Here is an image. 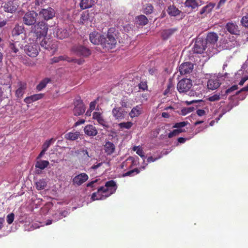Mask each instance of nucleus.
Wrapping results in <instances>:
<instances>
[{
	"mask_svg": "<svg viewBox=\"0 0 248 248\" xmlns=\"http://www.w3.org/2000/svg\"><path fill=\"white\" fill-rule=\"evenodd\" d=\"M48 31V26L45 22H39L31 27L29 33L30 39L32 41H40L42 37H46Z\"/></svg>",
	"mask_w": 248,
	"mask_h": 248,
	"instance_id": "1",
	"label": "nucleus"
},
{
	"mask_svg": "<svg viewBox=\"0 0 248 248\" xmlns=\"http://www.w3.org/2000/svg\"><path fill=\"white\" fill-rule=\"evenodd\" d=\"M193 85L192 80L189 78H183L180 80L177 85V89L180 93H188L190 96H198L201 93L193 90H190Z\"/></svg>",
	"mask_w": 248,
	"mask_h": 248,
	"instance_id": "2",
	"label": "nucleus"
},
{
	"mask_svg": "<svg viewBox=\"0 0 248 248\" xmlns=\"http://www.w3.org/2000/svg\"><path fill=\"white\" fill-rule=\"evenodd\" d=\"M118 31L114 28H110L108 31L107 37H105L102 47L106 50H109L114 48L117 44Z\"/></svg>",
	"mask_w": 248,
	"mask_h": 248,
	"instance_id": "3",
	"label": "nucleus"
},
{
	"mask_svg": "<svg viewBox=\"0 0 248 248\" xmlns=\"http://www.w3.org/2000/svg\"><path fill=\"white\" fill-rule=\"evenodd\" d=\"M116 189L117 186L115 182L110 180L106 183L105 186H101L98 188V193H104L106 198L114 193Z\"/></svg>",
	"mask_w": 248,
	"mask_h": 248,
	"instance_id": "4",
	"label": "nucleus"
},
{
	"mask_svg": "<svg viewBox=\"0 0 248 248\" xmlns=\"http://www.w3.org/2000/svg\"><path fill=\"white\" fill-rule=\"evenodd\" d=\"M72 52L78 56L87 57L91 54V50L81 45L74 46L71 48Z\"/></svg>",
	"mask_w": 248,
	"mask_h": 248,
	"instance_id": "5",
	"label": "nucleus"
},
{
	"mask_svg": "<svg viewBox=\"0 0 248 248\" xmlns=\"http://www.w3.org/2000/svg\"><path fill=\"white\" fill-rule=\"evenodd\" d=\"M24 50L30 57H35L38 54L39 46L35 42H33L26 45Z\"/></svg>",
	"mask_w": 248,
	"mask_h": 248,
	"instance_id": "6",
	"label": "nucleus"
},
{
	"mask_svg": "<svg viewBox=\"0 0 248 248\" xmlns=\"http://www.w3.org/2000/svg\"><path fill=\"white\" fill-rule=\"evenodd\" d=\"M37 14L33 11L26 13L23 17V23L28 26L35 25L36 21Z\"/></svg>",
	"mask_w": 248,
	"mask_h": 248,
	"instance_id": "7",
	"label": "nucleus"
},
{
	"mask_svg": "<svg viewBox=\"0 0 248 248\" xmlns=\"http://www.w3.org/2000/svg\"><path fill=\"white\" fill-rule=\"evenodd\" d=\"M74 105L73 113L75 116H79L85 112V107L80 98L75 100Z\"/></svg>",
	"mask_w": 248,
	"mask_h": 248,
	"instance_id": "8",
	"label": "nucleus"
},
{
	"mask_svg": "<svg viewBox=\"0 0 248 248\" xmlns=\"http://www.w3.org/2000/svg\"><path fill=\"white\" fill-rule=\"evenodd\" d=\"M206 47V41L203 39H199L195 41L193 51L195 53L202 54L205 50Z\"/></svg>",
	"mask_w": 248,
	"mask_h": 248,
	"instance_id": "9",
	"label": "nucleus"
},
{
	"mask_svg": "<svg viewBox=\"0 0 248 248\" xmlns=\"http://www.w3.org/2000/svg\"><path fill=\"white\" fill-rule=\"evenodd\" d=\"M90 40L94 45H101L102 46L103 41L105 40V36L96 31L92 32L90 34Z\"/></svg>",
	"mask_w": 248,
	"mask_h": 248,
	"instance_id": "10",
	"label": "nucleus"
},
{
	"mask_svg": "<svg viewBox=\"0 0 248 248\" xmlns=\"http://www.w3.org/2000/svg\"><path fill=\"white\" fill-rule=\"evenodd\" d=\"M127 112L123 108L115 107L112 109V114L116 120L124 119L127 115Z\"/></svg>",
	"mask_w": 248,
	"mask_h": 248,
	"instance_id": "11",
	"label": "nucleus"
},
{
	"mask_svg": "<svg viewBox=\"0 0 248 248\" xmlns=\"http://www.w3.org/2000/svg\"><path fill=\"white\" fill-rule=\"evenodd\" d=\"M194 68L193 64L190 62L182 63L179 67V71L181 75L190 74Z\"/></svg>",
	"mask_w": 248,
	"mask_h": 248,
	"instance_id": "12",
	"label": "nucleus"
},
{
	"mask_svg": "<svg viewBox=\"0 0 248 248\" xmlns=\"http://www.w3.org/2000/svg\"><path fill=\"white\" fill-rule=\"evenodd\" d=\"M88 178V175L86 173H81L73 178L72 183L75 186H79L87 181Z\"/></svg>",
	"mask_w": 248,
	"mask_h": 248,
	"instance_id": "13",
	"label": "nucleus"
},
{
	"mask_svg": "<svg viewBox=\"0 0 248 248\" xmlns=\"http://www.w3.org/2000/svg\"><path fill=\"white\" fill-rule=\"evenodd\" d=\"M17 7V4L13 1H9L3 3L1 8L5 12L14 13L16 11Z\"/></svg>",
	"mask_w": 248,
	"mask_h": 248,
	"instance_id": "14",
	"label": "nucleus"
},
{
	"mask_svg": "<svg viewBox=\"0 0 248 248\" xmlns=\"http://www.w3.org/2000/svg\"><path fill=\"white\" fill-rule=\"evenodd\" d=\"M18 88L15 92V95L18 98H21L27 89V83L25 82L19 81L17 83Z\"/></svg>",
	"mask_w": 248,
	"mask_h": 248,
	"instance_id": "15",
	"label": "nucleus"
},
{
	"mask_svg": "<svg viewBox=\"0 0 248 248\" xmlns=\"http://www.w3.org/2000/svg\"><path fill=\"white\" fill-rule=\"evenodd\" d=\"M55 14L54 9L50 7L47 9H43L40 12V15H42L46 20L52 18L55 16Z\"/></svg>",
	"mask_w": 248,
	"mask_h": 248,
	"instance_id": "16",
	"label": "nucleus"
},
{
	"mask_svg": "<svg viewBox=\"0 0 248 248\" xmlns=\"http://www.w3.org/2000/svg\"><path fill=\"white\" fill-rule=\"evenodd\" d=\"M225 28L228 31L232 34H238L240 31L235 23L230 22L226 24Z\"/></svg>",
	"mask_w": 248,
	"mask_h": 248,
	"instance_id": "17",
	"label": "nucleus"
},
{
	"mask_svg": "<svg viewBox=\"0 0 248 248\" xmlns=\"http://www.w3.org/2000/svg\"><path fill=\"white\" fill-rule=\"evenodd\" d=\"M84 131L85 134L89 136H95L98 133L96 128L92 124H88L85 126Z\"/></svg>",
	"mask_w": 248,
	"mask_h": 248,
	"instance_id": "18",
	"label": "nucleus"
},
{
	"mask_svg": "<svg viewBox=\"0 0 248 248\" xmlns=\"http://www.w3.org/2000/svg\"><path fill=\"white\" fill-rule=\"evenodd\" d=\"M104 150L107 155H110L115 152V146L112 142L107 141L104 145Z\"/></svg>",
	"mask_w": 248,
	"mask_h": 248,
	"instance_id": "19",
	"label": "nucleus"
},
{
	"mask_svg": "<svg viewBox=\"0 0 248 248\" xmlns=\"http://www.w3.org/2000/svg\"><path fill=\"white\" fill-rule=\"evenodd\" d=\"M93 118L96 120L100 125L107 127L106 122L104 119L101 113L99 112H94L93 114Z\"/></svg>",
	"mask_w": 248,
	"mask_h": 248,
	"instance_id": "20",
	"label": "nucleus"
},
{
	"mask_svg": "<svg viewBox=\"0 0 248 248\" xmlns=\"http://www.w3.org/2000/svg\"><path fill=\"white\" fill-rule=\"evenodd\" d=\"M220 83L217 78H211L207 82V87L209 89L214 90L219 87Z\"/></svg>",
	"mask_w": 248,
	"mask_h": 248,
	"instance_id": "21",
	"label": "nucleus"
},
{
	"mask_svg": "<svg viewBox=\"0 0 248 248\" xmlns=\"http://www.w3.org/2000/svg\"><path fill=\"white\" fill-rule=\"evenodd\" d=\"M43 97L44 94L43 93L34 94L30 96L26 97L24 99V101L27 104H30L42 99Z\"/></svg>",
	"mask_w": 248,
	"mask_h": 248,
	"instance_id": "22",
	"label": "nucleus"
},
{
	"mask_svg": "<svg viewBox=\"0 0 248 248\" xmlns=\"http://www.w3.org/2000/svg\"><path fill=\"white\" fill-rule=\"evenodd\" d=\"M218 38L217 34L213 32L208 33L206 39L204 40L206 41V44H207V43L215 44L217 42Z\"/></svg>",
	"mask_w": 248,
	"mask_h": 248,
	"instance_id": "23",
	"label": "nucleus"
},
{
	"mask_svg": "<svg viewBox=\"0 0 248 248\" xmlns=\"http://www.w3.org/2000/svg\"><path fill=\"white\" fill-rule=\"evenodd\" d=\"M80 135L78 131L70 132L64 135V139L66 140L74 141L77 140Z\"/></svg>",
	"mask_w": 248,
	"mask_h": 248,
	"instance_id": "24",
	"label": "nucleus"
},
{
	"mask_svg": "<svg viewBox=\"0 0 248 248\" xmlns=\"http://www.w3.org/2000/svg\"><path fill=\"white\" fill-rule=\"evenodd\" d=\"M167 11L168 14L171 16H176L182 13V12L173 5L169 6Z\"/></svg>",
	"mask_w": 248,
	"mask_h": 248,
	"instance_id": "25",
	"label": "nucleus"
},
{
	"mask_svg": "<svg viewBox=\"0 0 248 248\" xmlns=\"http://www.w3.org/2000/svg\"><path fill=\"white\" fill-rule=\"evenodd\" d=\"M215 4L214 3L210 2L207 4L206 6L203 7L200 11V14L201 15H206L212 11L213 9L214 8Z\"/></svg>",
	"mask_w": 248,
	"mask_h": 248,
	"instance_id": "26",
	"label": "nucleus"
},
{
	"mask_svg": "<svg viewBox=\"0 0 248 248\" xmlns=\"http://www.w3.org/2000/svg\"><path fill=\"white\" fill-rule=\"evenodd\" d=\"M25 31L24 28L23 26L16 25L12 31V36H18L22 34Z\"/></svg>",
	"mask_w": 248,
	"mask_h": 248,
	"instance_id": "27",
	"label": "nucleus"
},
{
	"mask_svg": "<svg viewBox=\"0 0 248 248\" xmlns=\"http://www.w3.org/2000/svg\"><path fill=\"white\" fill-rule=\"evenodd\" d=\"M56 37L60 39L67 37L69 35L68 32L64 29H58L56 32Z\"/></svg>",
	"mask_w": 248,
	"mask_h": 248,
	"instance_id": "28",
	"label": "nucleus"
},
{
	"mask_svg": "<svg viewBox=\"0 0 248 248\" xmlns=\"http://www.w3.org/2000/svg\"><path fill=\"white\" fill-rule=\"evenodd\" d=\"M94 4L93 0H81L79 6L82 10L90 8Z\"/></svg>",
	"mask_w": 248,
	"mask_h": 248,
	"instance_id": "29",
	"label": "nucleus"
},
{
	"mask_svg": "<svg viewBox=\"0 0 248 248\" xmlns=\"http://www.w3.org/2000/svg\"><path fill=\"white\" fill-rule=\"evenodd\" d=\"M51 81V79L49 78H46L42 79L39 83L36 86V90L38 91H42L45 88L46 85Z\"/></svg>",
	"mask_w": 248,
	"mask_h": 248,
	"instance_id": "30",
	"label": "nucleus"
},
{
	"mask_svg": "<svg viewBox=\"0 0 248 248\" xmlns=\"http://www.w3.org/2000/svg\"><path fill=\"white\" fill-rule=\"evenodd\" d=\"M176 31L175 29H169L163 30L161 32V37L163 40L168 39Z\"/></svg>",
	"mask_w": 248,
	"mask_h": 248,
	"instance_id": "31",
	"label": "nucleus"
},
{
	"mask_svg": "<svg viewBox=\"0 0 248 248\" xmlns=\"http://www.w3.org/2000/svg\"><path fill=\"white\" fill-rule=\"evenodd\" d=\"M141 113V108L140 106H136L133 108L129 113L131 118L139 116Z\"/></svg>",
	"mask_w": 248,
	"mask_h": 248,
	"instance_id": "32",
	"label": "nucleus"
},
{
	"mask_svg": "<svg viewBox=\"0 0 248 248\" xmlns=\"http://www.w3.org/2000/svg\"><path fill=\"white\" fill-rule=\"evenodd\" d=\"M137 23L141 26H144L148 23V19L146 16L143 15H141L136 17V18Z\"/></svg>",
	"mask_w": 248,
	"mask_h": 248,
	"instance_id": "33",
	"label": "nucleus"
},
{
	"mask_svg": "<svg viewBox=\"0 0 248 248\" xmlns=\"http://www.w3.org/2000/svg\"><path fill=\"white\" fill-rule=\"evenodd\" d=\"M185 5L186 7L191 8V10L195 9L199 6L196 0H186Z\"/></svg>",
	"mask_w": 248,
	"mask_h": 248,
	"instance_id": "34",
	"label": "nucleus"
},
{
	"mask_svg": "<svg viewBox=\"0 0 248 248\" xmlns=\"http://www.w3.org/2000/svg\"><path fill=\"white\" fill-rule=\"evenodd\" d=\"M49 164V162L48 161L40 160L36 162L35 166L36 168L44 170L46 168Z\"/></svg>",
	"mask_w": 248,
	"mask_h": 248,
	"instance_id": "35",
	"label": "nucleus"
},
{
	"mask_svg": "<svg viewBox=\"0 0 248 248\" xmlns=\"http://www.w3.org/2000/svg\"><path fill=\"white\" fill-rule=\"evenodd\" d=\"M223 96H225L224 95L223 91H221L220 92L216 93L210 97L208 98V100L211 102H214L216 101H218Z\"/></svg>",
	"mask_w": 248,
	"mask_h": 248,
	"instance_id": "36",
	"label": "nucleus"
},
{
	"mask_svg": "<svg viewBox=\"0 0 248 248\" xmlns=\"http://www.w3.org/2000/svg\"><path fill=\"white\" fill-rule=\"evenodd\" d=\"M22 45L20 46L19 42L18 41H16L14 43L11 44L10 47L13 52L16 53L19 51V49H22Z\"/></svg>",
	"mask_w": 248,
	"mask_h": 248,
	"instance_id": "37",
	"label": "nucleus"
},
{
	"mask_svg": "<svg viewBox=\"0 0 248 248\" xmlns=\"http://www.w3.org/2000/svg\"><path fill=\"white\" fill-rule=\"evenodd\" d=\"M90 19V14L88 11L83 12L81 15L80 22L84 24Z\"/></svg>",
	"mask_w": 248,
	"mask_h": 248,
	"instance_id": "38",
	"label": "nucleus"
},
{
	"mask_svg": "<svg viewBox=\"0 0 248 248\" xmlns=\"http://www.w3.org/2000/svg\"><path fill=\"white\" fill-rule=\"evenodd\" d=\"M46 186V183L44 179L39 180L36 183V186L38 190L44 189Z\"/></svg>",
	"mask_w": 248,
	"mask_h": 248,
	"instance_id": "39",
	"label": "nucleus"
},
{
	"mask_svg": "<svg viewBox=\"0 0 248 248\" xmlns=\"http://www.w3.org/2000/svg\"><path fill=\"white\" fill-rule=\"evenodd\" d=\"M133 124L131 122H127L121 123L118 124V126L121 129L125 128L129 129L132 127Z\"/></svg>",
	"mask_w": 248,
	"mask_h": 248,
	"instance_id": "40",
	"label": "nucleus"
},
{
	"mask_svg": "<svg viewBox=\"0 0 248 248\" xmlns=\"http://www.w3.org/2000/svg\"><path fill=\"white\" fill-rule=\"evenodd\" d=\"M35 42L38 45L39 44H40V46L44 48H48V46H46V44H48V40L45 37H42V38L40 39V41L38 40V43L37 42Z\"/></svg>",
	"mask_w": 248,
	"mask_h": 248,
	"instance_id": "41",
	"label": "nucleus"
},
{
	"mask_svg": "<svg viewBox=\"0 0 248 248\" xmlns=\"http://www.w3.org/2000/svg\"><path fill=\"white\" fill-rule=\"evenodd\" d=\"M105 194L104 193H98V191L96 193H93L92 195V199L93 201L102 200L105 198Z\"/></svg>",
	"mask_w": 248,
	"mask_h": 248,
	"instance_id": "42",
	"label": "nucleus"
},
{
	"mask_svg": "<svg viewBox=\"0 0 248 248\" xmlns=\"http://www.w3.org/2000/svg\"><path fill=\"white\" fill-rule=\"evenodd\" d=\"M140 172V170L137 168H135L133 170L128 171L127 172L124 173L123 174V177H126L128 176H133L134 175V173L138 174Z\"/></svg>",
	"mask_w": 248,
	"mask_h": 248,
	"instance_id": "43",
	"label": "nucleus"
},
{
	"mask_svg": "<svg viewBox=\"0 0 248 248\" xmlns=\"http://www.w3.org/2000/svg\"><path fill=\"white\" fill-rule=\"evenodd\" d=\"M154 10L153 6L150 3L147 4L146 7L144 9V13L148 15L152 13Z\"/></svg>",
	"mask_w": 248,
	"mask_h": 248,
	"instance_id": "44",
	"label": "nucleus"
},
{
	"mask_svg": "<svg viewBox=\"0 0 248 248\" xmlns=\"http://www.w3.org/2000/svg\"><path fill=\"white\" fill-rule=\"evenodd\" d=\"M183 132H184V130H183L182 129H174L169 133L168 137L169 138H171L174 136L178 135L180 133Z\"/></svg>",
	"mask_w": 248,
	"mask_h": 248,
	"instance_id": "45",
	"label": "nucleus"
},
{
	"mask_svg": "<svg viewBox=\"0 0 248 248\" xmlns=\"http://www.w3.org/2000/svg\"><path fill=\"white\" fill-rule=\"evenodd\" d=\"M55 141V140L53 138L50 139L48 140H46L42 146V149L46 151L47 150L48 147L50 146L51 144Z\"/></svg>",
	"mask_w": 248,
	"mask_h": 248,
	"instance_id": "46",
	"label": "nucleus"
},
{
	"mask_svg": "<svg viewBox=\"0 0 248 248\" xmlns=\"http://www.w3.org/2000/svg\"><path fill=\"white\" fill-rule=\"evenodd\" d=\"M133 149L134 151H136V153L139 155H140V156H141L142 158H145V156L144 155V152L143 151V150L141 148H140L137 146H134L133 147Z\"/></svg>",
	"mask_w": 248,
	"mask_h": 248,
	"instance_id": "47",
	"label": "nucleus"
},
{
	"mask_svg": "<svg viewBox=\"0 0 248 248\" xmlns=\"http://www.w3.org/2000/svg\"><path fill=\"white\" fill-rule=\"evenodd\" d=\"M67 212H66L65 211L60 212V213H59V214H55L53 215V217L55 218V219L57 220H58L59 219H62L63 217H65V214Z\"/></svg>",
	"mask_w": 248,
	"mask_h": 248,
	"instance_id": "48",
	"label": "nucleus"
},
{
	"mask_svg": "<svg viewBox=\"0 0 248 248\" xmlns=\"http://www.w3.org/2000/svg\"><path fill=\"white\" fill-rule=\"evenodd\" d=\"M237 89H238L237 85H233L231 87H230V88H228V89L226 90L225 91H223L224 95L227 96V95L228 93H231L232 91L236 90Z\"/></svg>",
	"mask_w": 248,
	"mask_h": 248,
	"instance_id": "49",
	"label": "nucleus"
},
{
	"mask_svg": "<svg viewBox=\"0 0 248 248\" xmlns=\"http://www.w3.org/2000/svg\"><path fill=\"white\" fill-rule=\"evenodd\" d=\"M139 88L142 91H145L147 90L148 86L146 81H141L138 85Z\"/></svg>",
	"mask_w": 248,
	"mask_h": 248,
	"instance_id": "50",
	"label": "nucleus"
},
{
	"mask_svg": "<svg viewBox=\"0 0 248 248\" xmlns=\"http://www.w3.org/2000/svg\"><path fill=\"white\" fill-rule=\"evenodd\" d=\"M188 122H181L180 123H177L173 126V127L180 129V128L186 126Z\"/></svg>",
	"mask_w": 248,
	"mask_h": 248,
	"instance_id": "51",
	"label": "nucleus"
},
{
	"mask_svg": "<svg viewBox=\"0 0 248 248\" xmlns=\"http://www.w3.org/2000/svg\"><path fill=\"white\" fill-rule=\"evenodd\" d=\"M241 22L244 27L248 28V16H244L241 19Z\"/></svg>",
	"mask_w": 248,
	"mask_h": 248,
	"instance_id": "52",
	"label": "nucleus"
},
{
	"mask_svg": "<svg viewBox=\"0 0 248 248\" xmlns=\"http://www.w3.org/2000/svg\"><path fill=\"white\" fill-rule=\"evenodd\" d=\"M15 215L13 213L9 214L7 215L6 217V220L9 224L12 223L14 220Z\"/></svg>",
	"mask_w": 248,
	"mask_h": 248,
	"instance_id": "53",
	"label": "nucleus"
},
{
	"mask_svg": "<svg viewBox=\"0 0 248 248\" xmlns=\"http://www.w3.org/2000/svg\"><path fill=\"white\" fill-rule=\"evenodd\" d=\"M66 59L64 58L63 56H60L59 57H54L52 59V61L53 62L56 63L58 62L61 61L66 60Z\"/></svg>",
	"mask_w": 248,
	"mask_h": 248,
	"instance_id": "54",
	"label": "nucleus"
},
{
	"mask_svg": "<svg viewBox=\"0 0 248 248\" xmlns=\"http://www.w3.org/2000/svg\"><path fill=\"white\" fill-rule=\"evenodd\" d=\"M81 152L83 154V157L86 159H88L89 158L91 157V155H89V153L87 150H82Z\"/></svg>",
	"mask_w": 248,
	"mask_h": 248,
	"instance_id": "55",
	"label": "nucleus"
},
{
	"mask_svg": "<svg viewBox=\"0 0 248 248\" xmlns=\"http://www.w3.org/2000/svg\"><path fill=\"white\" fill-rule=\"evenodd\" d=\"M197 115L199 116H202L205 114V111L203 109H199L196 111Z\"/></svg>",
	"mask_w": 248,
	"mask_h": 248,
	"instance_id": "56",
	"label": "nucleus"
},
{
	"mask_svg": "<svg viewBox=\"0 0 248 248\" xmlns=\"http://www.w3.org/2000/svg\"><path fill=\"white\" fill-rule=\"evenodd\" d=\"M160 157H156V158H154L153 156H149L147 158V162L149 163L154 162L157 160L158 158H159Z\"/></svg>",
	"mask_w": 248,
	"mask_h": 248,
	"instance_id": "57",
	"label": "nucleus"
},
{
	"mask_svg": "<svg viewBox=\"0 0 248 248\" xmlns=\"http://www.w3.org/2000/svg\"><path fill=\"white\" fill-rule=\"evenodd\" d=\"M46 46H48V48H45L47 50L52 49L55 48V45L54 44H52L50 41H48V44H46Z\"/></svg>",
	"mask_w": 248,
	"mask_h": 248,
	"instance_id": "58",
	"label": "nucleus"
},
{
	"mask_svg": "<svg viewBox=\"0 0 248 248\" xmlns=\"http://www.w3.org/2000/svg\"><path fill=\"white\" fill-rule=\"evenodd\" d=\"M85 121L84 119H80L77 122L75 123L74 126H77L78 125H79L81 124H83L85 123Z\"/></svg>",
	"mask_w": 248,
	"mask_h": 248,
	"instance_id": "59",
	"label": "nucleus"
},
{
	"mask_svg": "<svg viewBox=\"0 0 248 248\" xmlns=\"http://www.w3.org/2000/svg\"><path fill=\"white\" fill-rule=\"evenodd\" d=\"M95 101L91 102L90 104V110L93 111L95 108Z\"/></svg>",
	"mask_w": 248,
	"mask_h": 248,
	"instance_id": "60",
	"label": "nucleus"
},
{
	"mask_svg": "<svg viewBox=\"0 0 248 248\" xmlns=\"http://www.w3.org/2000/svg\"><path fill=\"white\" fill-rule=\"evenodd\" d=\"M103 164V162H101V163H99L98 164H97L96 165H93L92 167H91V169L92 170H96L97 169V168H98L99 167H101Z\"/></svg>",
	"mask_w": 248,
	"mask_h": 248,
	"instance_id": "61",
	"label": "nucleus"
},
{
	"mask_svg": "<svg viewBox=\"0 0 248 248\" xmlns=\"http://www.w3.org/2000/svg\"><path fill=\"white\" fill-rule=\"evenodd\" d=\"M125 100L124 99V100H122L120 104H121V107L124 108H126L127 107V102L125 101Z\"/></svg>",
	"mask_w": 248,
	"mask_h": 248,
	"instance_id": "62",
	"label": "nucleus"
},
{
	"mask_svg": "<svg viewBox=\"0 0 248 248\" xmlns=\"http://www.w3.org/2000/svg\"><path fill=\"white\" fill-rule=\"evenodd\" d=\"M177 140L179 143H184L186 141V139L183 137H180Z\"/></svg>",
	"mask_w": 248,
	"mask_h": 248,
	"instance_id": "63",
	"label": "nucleus"
},
{
	"mask_svg": "<svg viewBox=\"0 0 248 248\" xmlns=\"http://www.w3.org/2000/svg\"><path fill=\"white\" fill-rule=\"evenodd\" d=\"M242 91H248V84L244 87V88H243L242 89H241V90L238 91L237 93H236V94H239L240 92H242Z\"/></svg>",
	"mask_w": 248,
	"mask_h": 248,
	"instance_id": "64",
	"label": "nucleus"
}]
</instances>
